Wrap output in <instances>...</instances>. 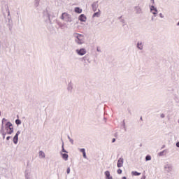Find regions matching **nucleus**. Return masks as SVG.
Returning a JSON list of instances; mask_svg holds the SVG:
<instances>
[{
	"label": "nucleus",
	"mask_w": 179,
	"mask_h": 179,
	"mask_svg": "<svg viewBox=\"0 0 179 179\" xmlns=\"http://www.w3.org/2000/svg\"><path fill=\"white\" fill-rule=\"evenodd\" d=\"M73 37L76 38L75 42L78 45L85 44V36L78 33L73 34Z\"/></svg>",
	"instance_id": "1"
},
{
	"label": "nucleus",
	"mask_w": 179,
	"mask_h": 179,
	"mask_svg": "<svg viewBox=\"0 0 179 179\" xmlns=\"http://www.w3.org/2000/svg\"><path fill=\"white\" fill-rule=\"evenodd\" d=\"M5 129L7 132V135H12L13 134V124L10 122H8L5 125Z\"/></svg>",
	"instance_id": "2"
},
{
	"label": "nucleus",
	"mask_w": 179,
	"mask_h": 179,
	"mask_svg": "<svg viewBox=\"0 0 179 179\" xmlns=\"http://www.w3.org/2000/svg\"><path fill=\"white\" fill-rule=\"evenodd\" d=\"M62 20L64 22H71V15L66 13H63L60 17Z\"/></svg>",
	"instance_id": "3"
},
{
	"label": "nucleus",
	"mask_w": 179,
	"mask_h": 179,
	"mask_svg": "<svg viewBox=\"0 0 179 179\" xmlns=\"http://www.w3.org/2000/svg\"><path fill=\"white\" fill-rule=\"evenodd\" d=\"M82 62H83L84 66H86V65H89V64H90V58H89V56L86 55L83 57Z\"/></svg>",
	"instance_id": "4"
},
{
	"label": "nucleus",
	"mask_w": 179,
	"mask_h": 179,
	"mask_svg": "<svg viewBox=\"0 0 179 179\" xmlns=\"http://www.w3.org/2000/svg\"><path fill=\"white\" fill-rule=\"evenodd\" d=\"M19 135H20V131H17L15 136L13 137V141L15 145H17L19 141Z\"/></svg>",
	"instance_id": "5"
},
{
	"label": "nucleus",
	"mask_w": 179,
	"mask_h": 179,
	"mask_svg": "<svg viewBox=\"0 0 179 179\" xmlns=\"http://www.w3.org/2000/svg\"><path fill=\"white\" fill-rule=\"evenodd\" d=\"M164 169L165 171H166V173H170V171L173 170V166H171V164H166L164 166Z\"/></svg>",
	"instance_id": "6"
},
{
	"label": "nucleus",
	"mask_w": 179,
	"mask_h": 179,
	"mask_svg": "<svg viewBox=\"0 0 179 179\" xmlns=\"http://www.w3.org/2000/svg\"><path fill=\"white\" fill-rule=\"evenodd\" d=\"M76 51L78 55H81V56L85 55V54H86L87 52L86 49L85 48H81L80 50L77 49Z\"/></svg>",
	"instance_id": "7"
},
{
	"label": "nucleus",
	"mask_w": 179,
	"mask_h": 179,
	"mask_svg": "<svg viewBox=\"0 0 179 179\" xmlns=\"http://www.w3.org/2000/svg\"><path fill=\"white\" fill-rule=\"evenodd\" d=\"M123 165H124V158L120 157L117 161V167L120 168V167H122Z\"/></svg>",
	"instance_id": "8"
},
{
	"label": "nucleus",
	"mask_w": 179,
	"mask_h": 179,
	"mask_svg": "<svg viewBox=\"0 0 179 179\" xmlns=\"http://www.w3.org/2000/svg\"><path fill=\"white\" fill-rule=\"evenodd\" d=\"M150 12L152 15H157V8H156L154 6H150Z\"/></svg>",
	"instance_id": "9"
},
{
	"label": "nucleus",
	"mask_w": 179,
	"mask_h": 179,
	"mask_svg": "<svg viewBox=\"0 0 179 179\" xmlns=\"http://www.w3.org/2000/svg\"><path fill=\"white\" fill-rule=\"evenodd\" d=\"M44 16H47L48 19H50L51 16V12L48 9H45V10L43 12Z\"/></svg>",
	"instance_id": "10"
},
{
	"label": "nucleus",
	"mask_w": 179,
	"mask_h": 179,
	"mask_svg": "<svg viewBox=\"0 0 179 179\" xmlns=\"http://www.w3.org/2000/svg\"><path fill=\"white\" fill-rule=\"evenodd\" d=\"M87 17L84 14H81L79 16V20H80V22H85L87 20Z\"/></svg>",
	"instance_id": "11"
},
{
	"label": "nucleus",
	"mask_w": 179,
	"mask_h": 179,
	"mask_svg": "<svg viewBox=\"0 0 179 179\" xmlns=\"http://www.w3.org/2000/svg\"><path fill=\"white\" fill-rule=\"evenodd\" d=\"M105 176L106 179H113V176H110V171H105Z\"/></svg>",
	"instance_id": "12"
},
{
	"label": "nucleus",
	"mask_w": 179,
	"mask_h": 179,
	"mask_svg": "<svg viewBox=\"0 0 179 179\" xmlns=\"http://www.w3.org/2000/svg\"><path fill=\"white\" fill-rule=\"evenodd\" d=\"M137 48H138V50H143V45L142 44V42L137 43Z\"/></svg>",
	"instance_id": "13"
},
{
	"label": "nucleus",
	"mask_w": 179,
	"mask_h": 179,
	"mask_svg": "<svg viewBox=\"0 0 179 179\" xmlns=\"http://www.w3.org/2000/svg\"><path fill=\"white\" fill-rule=\"evenodd\" d=\"M39 157L41 159H45V153L43 151H39Z\"/></svg>",
	"instance_id": "14"
},
{
	"label": "nucleus",
	"mask_w": 179,
	"mask_h": 179,
	"mask_svg": "<svg viewBox=\"0 0 179 179\" xmlns=\"http://www.w3.org/2000/svg\"><path fill=\"white\" fill-rule=\"evenodd\" d=\"M1 134H2V136H6V134H8L7 131H5L3 129V126H1Z\"/></svg>",
	"instance_id": "15"
},
{
	"label": "nucleus",
	"mask_w": 179,
	"mask_h": 179,
	"mask_svg": "<svg viewBox=\"0 0 179 179\" xmlns=\"http://www.w3.org/2000/svg\"><path fill=\"white\" fill-rule=\"evenodd\" d=\"M7 13H8V22L10 23V21L12 20V18L10 17V11L9 10V8L7 9Z\"/></svg>",
	"instance_id": "16"
},
{
	"label": "nucleus",
	"mask_w": 179,
	"mask_h": 179,
	"mask_svg": "<svg viewBox=\"0 0 179 179\" xmlns=\"http://www.w3.org/2000/svg\"><path fill=\"white\" fill-rule=\"evenodd\" d=\"M92 6L93 11L96 12L97 10V3H92Z\"/></svg>",
	"instance_id": "17"
},
{
	"label": "nucleus",
	"mask_w": 179,
	"mask_h": 179,
	"mask_svg": "<svg viewBox=\"0 0 179 179\" xmlns=\"http://www.w3.org/2000/svg\"><path fill=\"white\" fill-rule=\"evenodd\" d=\"M136 13L139 15L140 13H142V10L139 7H136Z\"/></svg>",
	"instance_id": "18"
},
{
	"label": "nucleus",
	"mask_w": 179,
	"mask_h": 179,
	"mask_svg": "<svg viewBox=\"0 0 179 179\" xmlns=\"http://www.w3.org/2000/svg\"><path fill=\"white\" fill-rule=\"evenodd\" d=\"M100 16V10H99V12L94 13L92 15V17H99Z\"/></svg>",
	"instance_id": "19"
},
{
	"label": "nucleus",
	"mask_w": 179,
	"mask_h": 179,
	"mask_svg": "<svg viewBox=\"0 0 179 179\" xmlns=\"http://www.w3.org/2000/svg\"><path fill=\"white\" fill-rule=\"evenodd\" d=\"M75 12L76 13H80L82 12V9H80L79 7L75 8Z\"/></svg>",
	"instance_id": "20"
},
{
	"label": "nucleus",
	"mask_w": 179,
	"mask_h": 179,
	"mask_svg": "<svg viewBox=\"0 0 179 179\" xmlns=\"http://www.w3.org/2000/svg\"><path fill=\"white\" fill-rule=\"evenodd\" d=\"M62 159H64V160H68V154H62Z\"/></svg>",
	"instance_id": "21"
},
{
	"label": "nucleus",
	"mask_w": 179,
	"mask_h": 179,
	"mask_svg": "<svg viewBox=\"0 0 179 179\" xmlns=\"http://www.w3.org/2000/svg\"><path fill=\"white\" fill-rule=\"evenodd\" d=\"M131 174H132L133 176H141V173H138V172H137V171H132V172H131Z\"/></svg>",
	"instance_id": "22"
},
{
	"label": "nucleus",
	"mask_w": 179,
	"mask_h": 179,
	"mask_svg": "<svg viewBox=\"0 0 179 179\" xmlns=\"http://www.w3.org/2000/svg\"><path fill=\"white\" fill-rule=\"evenodd\" d=\"M145 160L146 162H149V160H152V157H150V155H147L145 157Z\"/></svg>",
	"instance_id": "23"
},
{
	"label": "nucleus",
	"mask_w": 179,
	"mask_h": 179,
	"mask_svg": "<svg viewBox=\"0 0 179 179\" xmlns=\"http://www.w3.org/2000/svg\"><path fill=\"white\" fill-rule=\"evenodd\" d=\"M68 90L69 91V92H72V84H69V85H68Z\"/></svg>",
	"instance_id": "24"
},
{
	"label": "nucleus",
	"mask_w": 179,
	"mask_h": 179,
	"mask_svg": "<svg viewBox=\"0 0 179 179\" xmlns=\"http://www.w3.org/2000/svg\"><path fill=\"white\" fill-rule=\"evenodd\" d=\"M15 124H17V125H20V124H22V121H20L19 119H17L15 120Z\"/></svg>",
	"instance_id": "25"
},
{
	"label": "nucleus",
	"mask_w": 179,
	"mask_h": 179,
	"mask_svg": "<svg viewBox=\"0 0 179 179\" xmlns=\"http://www.w3.org/2000/svg\"><path fill=\"white\" fill-rule=\"evenodd\" d=\"M40 5V0H35V6H38Z\"/></svg>",
	"instance_id": "26"
},
{
	"label": "nucleus",
	"mask_w": 179,
	"mask_h": 179,
	"mask_svg": "<svg viewBox=\"0 0 179 179\" xmlns=\"http://www.w3.org/2000/svg\"><path fill=\"white\" fill-rule=\"evenodd\" d=\"M166 152V150H163L162 152H159L158 154L159 156H164V152Z\"/></svg>",
	"instance_id": "27"
},
{
	"label": "nucleus",
	"mask_w": 179,
	"mask_h": 179,
	"mask_svg": "<svg viewBox=\"0 0 179 179\" xmlns=\"http://www.w3.org/2000/svg\"><path fill=\"white\" fill-rule=\"evenodd\" d=\"M80 152H81V153H83H83H86V150H85V148L80 149Z\"/></svg>",
	"instance_id": "28"
},
{
	"label": "nucleus",
	"mask_w": 179,
	"mask_h": 179,
	"mask_svg": "<svg viewBox=\"0 0 179 179\" xmlns=\"http://www.w3.org/2000/svg\"><path fill=\"white\" fill-rule=\"evenodd\" d=\"M119 19H120L121 23H125V20L124 19H122V17H119Z\"/></svg>",
	"instance_id": "29"
},
{
	"label": "nucleus",
	"mask_w": 179,
	"mask_h": 179,
	"mask_svg": "<svg viewBox=\"0 0 179 179\" xmlns=\"http://www.w3.org/2000/svg\"><path fill=\"white\" fill-rule=\"evenodd\" d=\"M117 174H122V170L117 169Z\"/></svg>",
	"instance_id": "30"
},
{
	"label": "nucleus",
	"mask_w": 179,
	"mask_h": 179,
	"mask_svg": "<svg viewBox=\"0 0 179 179\" xmlns=\"http://www.w3.org/2000/svg\"><path fill=\"white\" fill-rule=\"evenodd\" d=\"M62 152H64V153H68V152H66V150H65V148H64V145H62Z\"/></svg>",
	"instance_id": "31"
},
{
	"label": "nucleus",
	"mask_w": 179,
	"mask_h": 179,
	"mask_svg": "<svg viewBox=\"0 0 179 179\" xmlns=\"http://www.w3.org/2000/svg\"><path fill=\"white\" fill-rule=\"evenodd\" d=\"M66 173L67 174H69L71 173V168H67Z\"/></svg>",
	"instance_id": "32"
},
{
	"label": "nucleus",
	"mask_w": 179,
	"mask_h": 179,
	"mask_svg": "<svg viewBox=\"0 0 179 179\" xmlns=\"http://www.w3.org/2000/svg\"><path fill=\"white\" fill-rule=\"evenodd\" d=\"M25 177H26L27 179H29L30 176L29 175V173H25Z\"/></svg>",
	"instance_id": "33"
},
{
	"label": "nucleus",
	"mask_w": 179,
	"mask_h": 179,
	"mask_svg": "<svg viewBox=\"0 0 179 179\" xmlns=\"http://www.w3.org/2000/svg\"><path fill=\"white\" fill-rule=\"evenodd\" d=\"M83 156L84 159H87V156H86V152H84L83 154Z\"/></svg>",
	"instance_id": "34"
},
{
	"label": "nucleus",
	"mask_w": 179,
	"mask_h": 179,
	"mask_svg": "<svg viewBox=\"0 0 179 179\" xmlns=\"http://www.w3.org/2000/svg\"><path fill=\"white\" fill-rule=\"evenodd\" d=\"M159 17L163 19L164 17V15H163V13H159Z\"/></svg>",
	"instance_id": "35"
},
{
	"label": "nucleus",
	"mask_w": 179,
	"mask_h": 179,
	"mask_svg": "<svg viewBox=\"0 0 179 179\" xmlns=\"http://www.w3.org/2000/svg\"><path fill=\"white\" fill-rule=\"evenodd\" d=\"M4 121H6V119L3 118V120H2V127H3V122H4Z\"/></svg>",
	"instance_id": "36"
},
{
	"label": "nucleus",
	"mask_w": 179,
	"mask_h": 179,
	"mask_svg": "<svg viewBox=\"0 0 179 179\" xmlns=\"http://www.w3.org/2000/svg\"><path fill=\"white\" fill-rule=\"evenodd\" d=\"M69 141L71 142V145H73V139H70Z\"/></svg>",
	"instance_id": "37"
},
{
	"label": "nucleus",
	"mask_w": 179,
	"mask_h": 179,
	"mask_svg": "<svg viewBox=\"0 0 179 179\" xmlns=\"http://www.w3.org/2000/svg\"><path fill=\"white\" fill-rule=\"evenodd\" d=\"M164 117H165V115H164V114H161V118H164Z\"/></svg>",
	"instance_id": "38"
},
{
	"label": "nucleus",
	"mask_w": 179,
	"mask_h": 179,
	"mask_svg": "<svg viewBox=\"0 0 179 179\" xmlns=\"http://www.w3.org/2000/svg\"><path fill=\"white\" fill-rule=\"evenodd\" d=\"M9 139H10V136H7L6 141H9Z\"/></svg>",
	"instance_id": "39"
},
{
	"label": "nucleus",
	"mask_w": 179,
	"mask_h": 179,
	"mask_svg": "<svg viewBox=\"0 0 179 179\" xmlns=\"http://www.w3.org/2000/svg\"><path fill=\"white\" fill-rule=\"evenodd\" d=\"M112 142L114 143V142H115V138H113Z\"/></svg>",
	"instance_id": "40"
},
{
	"label": "nucleus",
	"mask_w": 179,
	"mask_h": 179,
	"mask_svg": "<svg viewBox=\"0 0 179 179\" xmlns=\"http://www.w3.org/2000/svg\"><path fill=\"white\" fill-rule=\"evenodd\" d=\"M176 146H177V148H179V142H178V143H176Z\"/></svg>",
	"instance_id": "41"
},
{
	"label": "nucleus",
	"mask_w": 179,
	"mask_h": 179,
	"mask_svg": "<svg viewBox=\"0 0 179 179\" xmlns=\"http://www.w3.org/2000/svg\"><path fill=\"white\" fill-rule=\"evenodd\" d=\"M151 20L154 21L155 20V17H152Z\"/></svg>",
	"instance_id": "42"
},
{
	"label": "nucleus",
	"mask_w": 179,
	"mask_h": 179,
	"mask_svg": "<svg viewBox=\"0 0 179 179\" xmlns=\"http://www.w3.org/2000/svg\"><path fill=\"white\" fill-rule=\"evenodd\" d=\"M68 139H69V141H71V139H72V138H71V137H70L69 136H68Z\"/></svg>",
	"instance_id": "43"
},
{
	"label": "nucleus",
	"mask_w": 179,
	"mask_h": 179,
	"mask_svg": "<svg viewBox=\"0 0 179 179\" xmlns=\"http://www.w3.org/2000/svg\"><path fill=\"white\" fill-rule=\"evenodd\" d=\"M164 148H166V145H163L162 147V149H164Z\"/></svg>",
	"instance_id": "44"
},
{
	"label": "nucleus",
	"mask_w": 179,
	"mask_h": 179,
	"mask_svg": "<svg viewBox=\"0 0 179 179\" xmlns=\"http://www.w3.org/2000/svg\"><path fill=\"white\" fill-rule=\"evenodd\" d=\"M122 179H127V177L124 176L122 178Z\"/></svg>",
	"instance_id": "45"
},
{
	"label": "nucleus",
	"mask_w": 179,
	"mask_h": 179,
	"mask_svg": "<svg viewBox=\"0 0 179 179\" xmlns=\"http://www.w3.org/2000/svg\"><path fill=\"white\" fill-rule=\"evenodd\" d=\"M96 50L98 51V52H100V50H99V48H97Z\"/></svg>",
	"instance_id": "46"
},
{
	"label": "nucleus",
	"mask_w": 179,
	"mask_h": 179,
	"mask_svg": "<svg viewBox=\"0 0 179 179\" xmlns=\"http://www.w3.org/2000/svg\"><path fill=\"white\" fill-rule=\"evenodd\" d=\"M3 139H5V136H3Z\"/></svg>",
	"instance_id": "47"
},
{
	"label": "nucleus",
	"mask_w": 179,
	"mask_h": 179,
	"mask_svg": "<svg viewBox=\"0 0 179 179\" xmlns=\"http://www.w3.org/2000/svg\"><path fill=\"white\" fill-rule=\"evenodd\" d=\"M177 26H179V22H178Z\"/></svg>",
	"instance_id": "48"
},
{
	"label": "nucleus",
	"mask_w": 179,
	"mask_h": 179,
	"mask_svg": "<svg viewBox=\"0 0 179 179\" xmlns=\"http://www.w3.org/2000/svg\"><path fill=\"white\" fill-rule=\"evenodd\" d=\"M141 120H142V117H141Z\"/></svg>",
	"instance_id": "49"
},
{
	"label": "nucleus",
	"mask_w": 179,
	"mask_h": 179,
	"mask_svg": "<svg viewBox=\"0 0 179 179\" xmlns=\"http://www.w3.org/2000/svg\"><path fill=\"white\" fill-rule=\"evenodd\" d=\"M0 115H1V112H0Z\"/></svg>",
	"instance_id": "50"
}]
</instances>
